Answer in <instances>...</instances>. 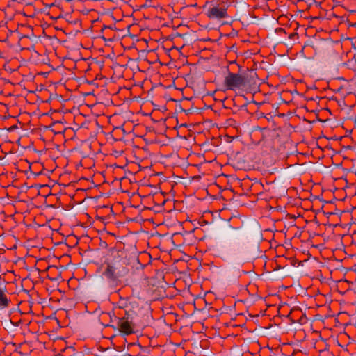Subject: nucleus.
<instances>
[{
    "label": "nucleus",
    "instance_id": "obj_2",
    "mask_svg": "<svg viewBox=\"0 0 356 356\" xmlns=\"http://www.w3.org/2000/svg\"><path fill=\"white\" fill-rule=\"evenodd\" d=\"M104 314L109 316L111 323H115V326H111L116 327L121 333L125 335L134 333L135 325L133 316L129 312H125L124 315L122 316H117L115 313H113V315L110 313Z\"/></svg>",
    "mask_w": 356,
    "mask_h": 356
},
{
    "label": "nucleus",
    "instance_id": "obj_4",
    "mask_svg": "<svg viewBox=\"0 0 356 356\" xmlns=\"http://www.w3.org/2000/svg\"><path fill=\"white\" fill-rule=\"evenodd\" d=\"M207 16L209 19H221L227 17V8L225 6H213L209 8Z\"/></svg>",
    "mask_w": 356,
    "mask_h": 356
},
{
    "label": "nucleus",
    "instance_id": "obj_1",
    "mask_svg": "<svg viewBox=\"0 0 356 356\" xmlns=\"http://www.w3.org/2000/svg\"><path fill=\"white\" fill-rule=\"evenodd\" d=\"M109 252L112 259H108L103 275L110 282L117 285L120 279L129 273L128 262L124 251L113 248Z\"/></svg>",
    "mask_w": 356,
    "mask_h": 356
},
{
    "label": "nucleus",
    "instance_id": "obj_3",
    "mask_svg": "<svg viewBox=\"0 0 356 356\" xmlns=\"http://www.w3.org/2000/svg\"><path fill=\"white\" fill-rule=\"evenodd\" d=\"M225 83L229 90L239 88L245 86L247 83V76L229 72L228 75L225 79Z\"/></svg>",
    "mask_w": 356,
    "mask_h": 356
},
{
    "label": "nucleus",
    "instance_id": "obj_5",
    "mask_svg": "<svg viewBox=\"0 0 356 356\" xmlns=\"http://www.w3.org/2000/svg\"><path fill=\"white\" fill-rule=\"evenodd\" d=\"M10 302V298L8 297L6 294V287L2 288L0 286V309L8 308Z\"/></svg>",
    "mask_w": 356,
    "mask_h": 356
},
{
    "label": "nucleus",
    "instance_id": "obj_7",
    "mask_svg": "<svg viewBox=\"0 0 356 356\" xmlns=\"http://www.w3.org/2000/svg\"><path fill=\"white\" fill-rule=\"evenodd\" d=\"M297 33H291L289 36V38H292L295 35H296Z\"/></svg>",
    "mask_w": 356,
    "mask_h": 356
},
{
    "label": "nucleus",
    "instance_id": "obj_6",
    "mask_svg": "<svg viewBox=\"0 0 356 356\" xmlns=\"http://www.w3.org/2000/svg\"><path fill=\"white\" fill-rule=\"evenodd\" d=\"M276 32H277V33H278V32H283V33H286L285 30H284V29H282V28H278V29H276Z\"/></svg>",
    "mask_w": 356,
    "mask_h": 356
}]
</instances>
